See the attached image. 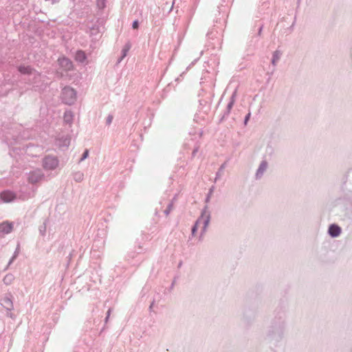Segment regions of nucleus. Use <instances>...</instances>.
<instances>
[{
	"label": "nucleus",
	"instance_id": "6",
	"mask_svg": "<svg viewBox=\"0 0 352 352\" xmlns=\"http://www.w3.org/2000/svg\"><path fill=\"white\" fill-rule=\"evenodd\" d=\"M12 230V224L8 222H3L0 224V232L4 234L10 232Z\"/></svg>",
	"mask_w": 352,
	"mask_h": 352
},
{
	"label": "nucleus",
	"instance_id": "11",
	"mask_svg": "<svg viewBox=\"0 0 352 352\" xmlns=\"http://www.w3.org/2000/svg\"><path fill=\"white\" fill-rule=\"evenodd\" d=\"M14 278L13 276L11 274L6 275L3 278V282L6 284H10L12 281L13 280Z\"/></svg>",
	"mask_w": 352,
	"mask_h": 352
},
{
	"label": "nucleus",
	"instance_id": "18",
	"mask_svg": "<svg viewBox=\"0 0 352 352\" xmlns=\"http://www.w3.org/2000/svg\"><path fill=\"white\" fill-rule=\"evenodd\" d=\"M249 117H250V113L248 115V116H247V117H246V118H245V122H247V120H248Z\"/></svg>",
	"mask_w": 352,
	"mask_h": 352
},
{
	"label": "nucleus",
	"instance_id": "12",
	"mask_svg": "<svg viewBox=\"0 0 352 352\" xmlns=\"http://www.w3.org/2000/svg\"><path fill=\"white\" fill-rule=\"evenodd\" d=\"M201 223V221L200 220H198L195 225L193 226L192 229V234L194 235L195 232L197 231V228H198V225Z\"/></svg>",
	"mask_w": 352,
	"mask_h": 352
},
{
	"label": "nucleus",
	"instance_id": "9",
	"mask_svg": "<svg viewBox=\"0 0 352 352\" xmlns=\"http://www.w3.org/2000/svg\"><path fill=\"white\" fill-rule=\"evenodd\" d=\"M19 72L23 74H31L33 69L29 65H20L18 68Z\"/></svg>",
	"mask_w": 352,
	"mask_h": 352
},
{
	"label": "nucleus",
	"instance_id": "13",
	"mask_svg": "<svg viewBox=\"0 0 352 352\" xmlns=\"http://www.w3.org/2000/svg\"><path fill=\"white\" fill-rule=\"evenodd\" d=\"M64 118L66 121L69 122L72 118V114L70 113H66L65 114Z\"/></svg>",
	"mask_w": 352,
	"mask_h": 352
},
{
	"label": "nucleus",
	"instance_id": "8",
	"mask_svg": "<svg viewBox=\"0 0 352 352\" xmlns=\"http://www.w3.org/2000/svg\"><path fill=\"white\" fill-rule=\"evenodd\" d=\"M87 59V56L85 53L82 50H78L76 52L75 55V60L80 63H84Z\"/></svg>",
	"mask_w": 352,
	"mask_h": 352
},
{
	"label": "nucleus",
	"instance_id": "7",
	"mask_svg": "<svg viewBox=\"0 0 352 352\" xmlns=\"http://www.w3.org/2000/svg\"><path fill=\"white\" fill-rule=\"evenodd\" d=\"M340 232V228L336 225H331L329 228V233L333 237L339 236Z\"/></svg>",
	"mask_w": 352,
	"mask_h": 352
},
{
	"label": "nucleus",
	"instance_id": "2",
	"mask_svg": "<svg viewBox=\"0 0 352 352\" xmlns=\"http://www.w3.org/2000/svg\"><path fill=\"white\" fill-rule=\"evenodd\" d=\"M58 165V160L56 157L47 156L43 159V166L46 170H54Z\"/></svg>",
	"mask_w": 352,
	"mask_h": 352
},
{
	"label": "nucleus",
	"instance_id": "15",
	"mask_svg": "<svg viewBox=\"0 0 352 352\" xmlns=\"http://www.w3.org/2000/svg\"><path fill=\"white\" fill-rule=\"evenodd\" d=\"M138 25H139V24H138V21H133V25H132L133 29H138Z\"/></svg>",
	"mask_w": 352,
	"mask_h": 352
},
{
	"label": "nucleus",
	"instance_id": "10",
	"mask_svg": "<svg viewBox=\"0 0 352 352\" xmlns=\"http://www.w3.org/2000/svg\"><path fill=\"white\" fill-rule=\"evenodd\" d=\"M267 167V162H263L261 164V165H260V166H259V168H258V169L257 170V173H256L257 177H259V176L262 175V174L266 170Z\"/></svg>",
	"mask_w": 352,
	"mask_h": 352
},
{
	"label": "nucleus",
	"instance_id": "5",
	"mask_svg": "<svg viewBox=\"0 0 352 352\" xmlns=\"http://www.w3.org/2000/svg\"><path fill=\"white\" fill-rule=\"evenodd\" d=\"M15 195L11 191H3L1 193V199L4 202H10L15 199Z\"/></svg>",
	"mask_w": 352,
	"mask_h": 352
},
{
	"label": "nucleus",
	"instance_id": "3",
	"mask_svg": "<svg viewBox=\"0 0 352 352\" xmlns=\"http://www.w3.org/2000/svg\"><path fill=\"white\" fill-rule=\"evenodd\" d=\"M58 64L60 68L65 72L72 70L74 67L72 62L64 56L58 59Z\"/></svg>",
	"mask_w": 352,
	"mask_h": 352
},
{
	"label": "nucleus",
	"instance_id": "1",
	"mask_svg": "<svg viewBox=\"0 0 352 352\" xmlns=\"http://www.w3.org/2000/svg\"><path fill=\"white\" fill-rule=\"evenodd\" d=\"M62 98L65 103L72 104L76 100V93L74 89L67 87L63 89Z\"/></svg>",
	"mask_w": 352,
	"mask_h": 352
},
{
	"label": "nucleus",
	"instance_id": "4",
	"mask_svg": "<svg viewBox=\"0 0 352 352\" xmlns=\"http://www.w3.org/2000/svg\"><path fill=\"white\" fill-rule=\"evenodd\" d=\"M43 177L41 170H37L30 173L28 176V181L32 184H36Z\"/></svg>",
	"mask_w": 352,
	"mask_h": 352
},
{
	"label": "nucleus",
	"instance_id": "17",
	"mask_svg": "<svg viewBox=\"0 0 352 352\" xmlns=\"http://www.w3.org/2000/svg\"><path fill=\"white\" fill-rule=\"evenodd\" d=\"M208 223V221H204V228H206L207 226Z\"/></svg>",
	"mask_w": 352,
	"mask_h": 352
},
{
	"label": "nucleus",
	"instance_id": "16",
	"mask_svg": "<svg viewBox=\"0 0 352 352\" xmlns=\"http://www.w3.org/2000/svg\"><path fill=\"white\" fill-rule=\"evenodd\" d=\"M112 119H113L112 116H109L108 117L107 122H108L109 124L111 122Z\"/></svg>",
	"mask_w": 352,
	"mask_h": 352
},
{
	"label": "nucleus",
	"instance_id": "14",
	"mask_svg": "<svg viewBox=\"0 0 352 352\" xmlns=\"http://www.w3.org/2000/svg\"><path fill=\"white\" fill-rule=\"evenodd\" d=\"M88 155H89V151L85 150V151L84 152V153L82 155V157L81 158V161L86 159L88 157Z\"/></svg>",
	"mask_w": 352,
	"mask_h": 352
}]
</instances>
